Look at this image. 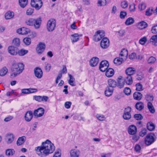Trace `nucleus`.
<instances>
[{"instance_id":"nucleus-1","label":"nucleus","mask_w":157,"mask_h":157,"mask_svg":"<svg viewBox=\"0 0 157 157\" xmlns=\"http://www.w3.org/2000/svg\"><path fill=\"white\" fill-rule=\"evenodd\" d=\"M55 150L54 144L47 140L43 142L41 146L36 147L35 150L36 153L41 157H45L49 154L53 152Z\"/></svg>"},{"instance_id":"nucleus-2","label":"nucleus","mask_w":157,"mask_h":157,"mask_svg":"<svg viewBox=\"0 0 157 157\" xmlns=\"http://www.w3.org/2000/svg\"><path fill=\"white\" fill-rule=\"evenodd\" d=\"M24 65L22 63H13L11 68V78H14L21 73L24 70Z\"/></svg>"},{"instance_id":"nucleus-3","label":"nucleus","mask_w":157,"mask_h":157,"mask_svg":"<svg viewBox=\"0 0 157 157\" xmlns=\"http://www.w3.org/2000/svg\"><path fill=\"white\" fill-rule=\"evenodd\" d=\"M56 20L54 19L49 20L47 24V29L49 32H52L56 28Z\"/></svg>"},{"instance_id":"nucleus-4","label":"nucleus","mask_w":157,"mask_h":157,"mask_svg":"<svg viewBox=\"0 0 157 157\" xmlns=\"http://www.w3.org/2000/svg\"><path fill=\"white\" fill-rule=\"evenodd\" d=\"M154 134L151 133L147 135L144 140V143L146 145L149 146L154 142Z\"/></svg>"},{"instance_id":"nucleus-5","label":"nucleus","mask_w":157,"mask_h":157,"mask_svg":"<svg viewBox=\"0 0 157 157\" xmlns=\"http://www.w3.org/2000/svg\"><path fill=\"white\" fill-rule=\"evenodd\" d=\"M31 5L36 10H39L42 6L43 2L41 0H31Z\"/></svg>"},{"instance_id":"nucleus-6","label":"nucleus","mask_w":157,"mask_h":157,"mask_svg":"<svg viewBox=\"0 0 157 157\" xmlns=\"http://www.w3.org/2000/svg\"><path fill=\"white\" fill-rule=\"evenodd\" d=\"M105 36V32L102 30L97 31L93 37V39L95 41L100 40Z\"/></svg>"},{"instance_id":"nucleus-7","label":"nucleus","mask_w":157,"mask_h":157,"mask_svg":"<svg viewBox=\"0 0 157 157\" xmlns=\"http://www.w3.org/2000/svg\"><path fill=\"white\" fill-rule=\"evenodd\" d=\"M131 110V108L130 107H128L125 109L123 115V117L124 119L128 120L131 118V115L130 113Z\"/></svg>"},{"instance_id":"nucleus-8","label":"nucleus","mask_w":157,"mask_h":157,"mask_svg":"<svg viewBox=\"0 0 157 157\" xmlns=\"http://www.w3.org/2000/svg\"><path fill=\"white\" fill-rule=\"evenodd\" d=\"M109 66V64L107 61H102L100 64L99 69L101 71L103 72L106 71Z\"/></svg>"},{"instance_id":"nucleus-9","label":"nucleus","mask_w":157,"mask_h":157,"mask_svg":"<svg viewBox=\"0 0 157 157\" xmlns=\"http://www.w3.org/2000/svg\"><path fill=\"white\" fill-rule=\"evenodd\" d=\"M44 112V109L40 107L34 111L33 115L36 117H40L43 115Z\"/></svg>"},{"instance_id":"nucleus-10","label":"nucleus","mask_w":157,"mask_h":157,"mask_svg":"<svg viewBox=\"0 0 157 157\" xmlns=\"http://www.w3.org/2000/svg\"><path fill=\"white\" fill-rule=\"evenodd\" d=\"M45 48V45L44 43H40L37 45L36 51L38 54H41L44 51Z\"/></svg>"},{"instance_id":"nucleus-11","label":"nucleus","mask_w":157,"mask_h":157,"mask_svg":"<svg viewBox=\"0 0 157 157\" xmlns=\"http://www.w3.org/2000/svg\"><path fill=\"white\" fill-rule=\"evenodd\" d=\"M101 47L103 48H106L109 46V40L106 37L104 38L100 43Z\"/></svg>"},{"instance_id":"nucleus-12","label":"nucleus","mask_w":157,"mask_h":157,"mask_svg":"<svg viewBox=\"0 0 157 157\" xmlns=\"http://www.w3.org/2000/svg\"><path fill=\"white\" fill-rule=\"evenodd\" d=\"M38 90L36 88H29L28 89H21V93L24 94H28L36 92Z\"/></svg>"},{"instance_id":"nucleus-13","label":"nucleus","mask_w":157,"mask_h":157,"mask_svg":"<svg viewBox=\"0 0 157 157\" xmlns=\"http://www.w3.org/2000/svg\"><path fill=\"white\" fill-rule=\"evenodd\" d=\"M70 154L69 157H79L80 152L78 150L73 149L70 151Z\"/></svg>"},{"instance_id":"nucleus-14","label":"nucleus","mask_w":157,"mask_h":157,"mask_svg":"<svg viewBox=\"0 0 157 157\" xmlns=\"http://www.w3.org/2000/svg\"><path fill=\"white\" fill-rule=\"evenodd\" d=\"M35 76L38 78H40L43 76V73L42 70L40 68L36 67L34 70Z\"/></svg>"},{"instance_id":"nucleus-15","label":"nucleus","mask_w":157,"mask_h":157,"mask_svg":"<svg viewBox=\"0 0 157 157\" xmlns=\"http://www.w3.org/2000/svg\"><path fill=\"white\" fill-rule=\"evenodd\" d=\"M41 18L40 17L36 19H34L33 26L35 29H38L40 28L41 23Z\"/></svg>"},{"instance_id":"nucleus-16","label":"nucleus","mask_w":157,"mask_h":157,"mask_svg":"<svg viewBox=\"0 0 157 157\" xmlns=\"http://www.w3.org/2000/svg\"><path fill=\"white\" fill-rule=\"evenodd\" d=\"M136 132V127L134 125H131L128 128V132L129 134L131 135H135Z\"/></svg>"},{"instance_id":"nucleus-17","label":"nucleus","mask_w":157,"mask_h":157,"mask_svg":"<svg viewBox=\"0 0 157 157\" xmlns=\"http://www.w3.org/2000/svg\"><path fill=\"white\" fill-rule=\"evenodd\" d=\"M16 47L14 46H9L8 48V52L11 55L15 56L17 54V50L15 49Z\"/></svg>"},{"instance_id":"nucleus-18","label":"nucleus","mask_w":157,"mask_h":157,"mask_svg":"<svg viewBox=\"0 0 157 157\" xmlns=\"http://www.w3.org/2000/svg\"><path fill=\"white\" fill-rule=\"evenodd\" d=\"M33 117V113L31 111H27L25 113V121L29 122L32 119Z\"/></svg>"},{"instance_id":"nucleus-19","label":"nucleus","mask_w":157,"mask_h":157,"mask_svg":"<svg viewBox=\"0 0 157 157\" xmlns=\"http://www.w3.org/2000/svg\"><path fill=\"white\" fill-rule=\"evenodd\" d=\"M136 72L135 69L132 67L127 68L125 70V73L126 75H134Z\"/></svg>"},{"instance_id":"nucleus-20","label":"nucleus","mask_w":157,"mask_h":157,"mask_svg":"<svg viewBox=\"0 0 157 157\" xmlns=\"http://www.w3.org/2000/svg\"><path fill=\"white\" fill-rule=\"evenodd\" d=\"M108 86L109 87L113 88L117 86V82L114 79H109L108 81Z\"/></svg>"},{"instance_id":"nucleus-21","label":"nucleus","mask_w":157,"mask_h":157,"mask_svg":"<svg viewBox=\"0 0 157 157\" xmlns=\"http://www.w3.org/2000/svg\"><path fill=\"white\" fill-rule=\"evenodd\" d=\"M99 62V59L96 57H94L92 58L90 60V65L92 67L96 66Z\"/></svg>"},{"instance_id":"nucleus-22","label":"nucleus","mask_w":157,"mask_h":157,"mask_svg":"<svg viewBox=\"0 0 157 157\" xmlns=\"http://www.w3.org/2000/svg\"><path fill=\"white\" fill-rule=\"evenodd\" d=\"M113 89L108 86L106 88L105 94L106 96L109 97L112 94Z\"/></svg>"},{"instance_id":"nucleus-23","label":"nucleus","mask_w":157,"mask_h":157,"mask_svg":"<svg viewBox=\"0 0 157 157\" xmlns=\"http://www.w3.org/2000/svg\"><path fill=\"white\" fill-rule=\"evenodd\" d=\"M152 44L155 46H157V34L153 35L150 40Z\"/></svg>"},{"instance_id":"nucleus-24","label":"nucleus","mask_w":157,"mask_h":157,"mask_svg":"<svg viewBox=\"0 0 157 157\" xmlns=\"http://www.w3.org/2000/svg\"><path fill=\"white\" fill-rule=\"evenodd\" d=\"M124 82L127 84L131 85L132 83V76L127 75V76L124 79Z\"/></svg>"},{"instance_id":"nucleus-25","label":"nucleus","mask_w":157,"mask_h":157,"mask_svg":"<svg viewBox=\"0 0 157 157\" xmlns=\"http://www.w3.org/2000/svg\"><path fill=\"white\" fill-rule=\"evenodd\" d=\"M14 137L12 134L8 135L6 137V140L7 144H11L14 140Z\"/></svg>"},{"instance_id":"nucleus-26","label":"nucleus","mask_w":157,"mask_h":157,"mask_svg":"<svg viewBox=\"0 0 157 157\" xmlns=\"http://www.w3.org/2000/svg\"><path fill=\"white\" fill-rule=\"evenodd\" d=\"M125 84V82L124 79H119L117 82V86L120 89H121L124 87Z\"/></svg>"},{"instance_id":"nucleus-27","label":"nucleus","mask_w":157,"mask_h":157,"mask_svg":"<svg viewBox=\"0 0 157 157\" xmlns=\"http://www.w3.org/2000/svg\"><path fill=\"white\" fill-rule=\"evenodd\" d=\"M124 59L123 58L117 57L114 59L113 62L117 65H119L123 63L124 62Z\"/></svg>"},{"instance_id":"nucleus-28","label":"nucleus","mask_w":157,"mask_h":157,"mask_svg":"<svg viewBox=\"0 0 157 157\" xmlns=\"http://www.w3.org/2000/svg\"><path fill=\"white\" fill-rule=\"evenodd\" d=\"M106 70L105 75L107 77H112L113 75L114 74V71L113 69L109 68Z\"/></svg>"},{"instance_id":"nucleus-29","label":"nucleus","mask_w":157,"mask_h":157,"mask_svg":"<svg viewBox=\"0 0 157 157\" xmlns=\"http://www.w3.org/2000/svg\"><path fill=\"white\" fill-rule=\"evenodd\" d=\"M133 96L134 99L140 100L141 99L142 95L140 92H136L134 93Z\"/></svg>"},{"instance_id":"nucleus-30","label":"nucleus","mask_w":157,"mask_h":157,"mask_svg":"<svg viewBox=\"0 0 157 157\" xmlns=\"http://www.w3.org/2000/svg\"><path fill=\"white\" fill-rule=\"evenodd\" d=\"M82 36V34L78 35L77 33H75L72 35L71 36L73 37L71 39L72 42L74 43L77 41L79 40V37L81 36Z\"/></svg>"},{"instance_id":"nucleus-31","label":"nucleus","mask_w":157,"mask_h":157,"mask_svg":"<svg viewBox=\"0 0 157 157\" xmlns=\"http://www.w3.org/2000/svg\"><path fill=\"white\" fill-rule=\"evenodd\" d=\"M26 139L25 137L23 136L19 137L17 142V144L18 146H20L23 144Z\"/></svg>"},{"instance_id":"nucleus-32","label":"nucleus","mask_w":157,"mask_h":157,"mask_svg":"<svg viewBox=\"0 0 157 157\" xmlns=\"http://www.w3.org/2000/svg\"><path fill=\"white\" fill-rule=\"evenodd\" d=\"M14 15V13L10 11L7 12L5 14V17L6 19H9L13 18Z\"/></svg>"},{"instance_id":"nucleus-33","label":"nucleus","mask_w":157,"mask_h":157,"mask_svg":"<svg viewBox=\"0 0 157 157\" xmlns=\"http://www.w3.org/2000/svg\"><path fill=\"white\" fill-rule=\"evenodd\" d=\"M120 55L121 56L123 57V59H126L128 55V51L125 49H123L121 51Z\"/></svg>"},{"instance_id":"nucleus-34","label":"nucleus","mask_w":157,"mask_h":157,"mask_svg":"<svg viewBox=\"0 0 157 157\" xmlns=\"http://www.w3.org/2000/svg\"><path fill=\"white\" fill-rule=\"evenodd\" d=\"M147 26V24L145 22L142 21L139 23L138 25V28L140 29H143L146 28Z\"/></svg>"},{"instance_id":"nucleus-35","label":"nucleus","mask_w":157,"mask_h":157,"mask_svg":"<svg viewBox=\"0 0 157 157\" xmlns=\"http://www.w3.org/2000/svg\"><path fill=\"white\" fill-rule=\"evenodd\" d=\"M34 21V19L30 18L26 20L25 23L28 25L33 26Z\"/></svg>"},{"instance_id":"nucleus-36","label":"nucleus","mask_w":157,"mask_h":157,"mask_svg":"<svg viewBox=\"0 0 157 157\" xmlns=\"http://www.w3.org/2000/svg\"><path fill=\"white\" fill-rule=\"evenodd\" d=\"M15 153L13 149H7L6 151V155L8 156H10L13 155Z\"/></svg>"},{"instance_id":"nucleus-37","label":"nucleus","mask_w":157,"mask_h":157,"mask_svg":"<svg viewBox=\"0 0 157 157\" xmlns=\"http://www.w3.org/2000/svg\"><path fill=\"white\" fill-rule=\"evenodd\" d=\"M136 109L139 110H141L144 108V104L141 102L137 103L135 105Z\"/></svg>"},{"instance_id":"nucleus-38","label":"nucleus","mask_w":157,"mask_h":157,"mask_svg":"<svg viewBox=\"0 0 157 157\" xmlns=\"http://www.w3.org/2000/svg\"><path fill=\"white\" fill-rule=\"evenodd\" d=\"M70 78V79L68 81L69 84L72 86H75V84L74 83L75 81V78L70 74H68Z\"/></svg>"},{"instance_id":"nucleus-39","label":"nucleus","mask_w":157,"mask_h":157,"mask_svg":"<svg viewBox=\"0 0 157 157\" xmlns=\"http://www.w3.org/2000/svg\"><path fill=\"white\" fill-rule=\"evenodd\" d=\"M19 4L22 8H25L28 3V0H19Z\"/></svg>"},{"instance_id":"nucleus-40","label":"nucleus","mask_w":157,"mask_h":157,"mask_svg":"<svg viewBox=\"0 0 157 157\" xmlns=\"http://www.w3.org/2000/svg\"><path fill=\"white\" fill-rule=\"evenodd\" d=\"M147 108L151 113H154L155 112L154 108L151 102H148L147 103Z\"/></svg>"},{"instance_id":"nucleus-41","label":"nucleus","mask_w":157,"mask_h":157,"mask_svg":"<svg viewBox=\"0 0 157 157\" xmlns=\"http://www.w3.org/2000/svg\"><path fill=\"white\" fill-rule=\"evenodd\" d=\"M8 70L6 67H3L0 70V76H3L7 73Z\"/></svg>"},{"instance_id":"nucleus-42","label":"nucleus","mask_w":157,"mask_h":157,"mask_svg":"<svg viewBox=\"0 0 157 157\" xmlns=\"http://www.w3.org/2000/svg\"><path fill=\"white\" fill-rule=\"evenodd\" d=\"M147 129L151 131L154 129L155 128V125L153 123L151 122H149L147 123Z\"/></svg>"},{"instance_id":"nucleus-43","label":"nucleus","mask_w":157,"mask_h":157,"mask_svg":"<svg viewBox=\"0 0 157 157\" xmlns=\"http://www.w3.org/2000/svg\"><path fill=\"white\" fill-rule=\"evenodd\" d=\"M154 11L153 8L152 7H150L146 10L145 12V15L147 16H150L152 14V13H153Z\"/></svg>"},{"instance_id":"nucleus-44","label":"nucleus","mask_w":157,"mask_h":157,"mask_svg":"<svg viewBox=\"0 0 157 157\" xmlns=\"http://www.w3.org/2000/svg\"><path fill=\"white\" fill-rule=\"evenodd\" d=\"M13 44L17 47L19 46L20 42L19 38H15L13 40L12 42Z\"/></svg>"},{"instance_id":"nucleus-45","label":"nucleus","mask_w":157,"mask_h":157,"mask_svg":"<svg viewBox=\"0 0 157 157\" xmlns=\"http://www.w3.org/2000/svg\"><path fill=\"white\" fill-rule=\"evenodd\" d=\"M97 4L98 6H105L106 4V0H98Z\"/></svg>"},{"instance_id":"nucleus-46","label":"nucleus","mask_w":157,"mask_h":157,"mask_svg":"<svg viewBox=\"0 0 157 157\" xmlns=\"http://www.w3.org/2000/svg\"><path fill=\"white\" fill-rule=\"evenodd\" d=\"M134 19L132 17H129L127 19L125 22V24L127 25H130L134 22Z\"/></svg>"},{"instance_id":"nucleus-47","label":"nucleus","mask_w":157,"mask_h":157,"mask_svg":"<svg viewBox=\"0 0 157 157\" xmlns=\"http://www.w3.org/2000/svg\"><path fill=\"white\" fill-rule=\"evenodd\" d=\"M28 52V50L21 49L18 51L17 53L20 56H23L27 53Z\"/></svg>"},{"instance_id":"nucleus-48","label":"nucleus","mask_w":157,"mask_h":157,"mask_svg":"<svg viewBox=\"0 0 157 157\" xmlns=\"http://www.w3.org/2000/svg\"><path fill=\"white\" fill-rule=\"evenodd\" d=\"M151 31L153 34H157V24L152 26Z\"/></svg>"},{"instance_id":"nucleus-49","label":"nucleus","mask_w":157,"mask_h":157,"mask_svg":"<svg viewBox=\"0 0 157 157\" xmlns=\"http://www.w3.org/2000/svg\"><path fill=\"white\" fill-rule=\"evenodd\" d=\"M23 41L25 45H29L31 43V39L29 38H25L24 39Z\"/></svg>"},{"instance_id":"nucleus-50","label":"nucleus","mask_w":157,"mask_h":157,"mask_svg":"<svg viewBox=\"0 0 157 157\" xmlns=\"http://www.w3.org/2000/svg\"><path fill=\"white\" fill-rule=\"evenodd\" d=\"M146 7V5L144 2H141L139 4L138 6L139 9L140 10H144Z\"/></svg>"},{"instance_id":"nucleus-51","label":"nucleus","mask_w":157,"mask_h":157,"mask_svg":"<svg viewBox=\"0 0 157 157\" xmlns=\"http://www.w3.org/2000/svg\"><path fill=\"white\" fill-rule=\"evenodd\" d=\"M21 28L22 35L27 34L30 32V29L25 27H22Z\"/></svg>"},{"instance_id":"nucleus-52","label":"nucleus","mask_w":157,"mask_h":157,"mask_svg":"<svg viewBox=\"0 0 157 157\" xmlns=\"http://www.w3.org/2000/svg\"><path fill=\"white\" fill-rule=\"evenodd\" d=\"M144 78V75L141 72H140L137 74L136 78L138 80H141Z\"/></svg>"},{"instance_id":"nucleus-53","label":"nucleus","mask_w":157,"mask_h":157,"mask_svg":"<svg viewBox=\"0 0 157 157\" xmlns=\"http://www.w3.org/2000/svg\"><path fill=\"white\" fill-rule=\"evenodd\" d=\"M136 90L140 91L143 90L142 85L140 83L136 84Z\"/></svg>"},{"instance_id":"nucleus-54","label":"nucleus","mask_w":157,"mask_h":157,"mask_svg":"<svg viewBox=\"0 0 157 157\" xmlns=\"http://www.w3.org/2000/svg\"><path fill=\"white\" fill-rule=\"evenodd\" d=\"M147 41V38L146 37L144 36V37L141 38L139 41V42L140 44H141V45H144L146 42Z\"/></svg>"},{"instance_id":"nucleus-55","label":"nucleus","mask_w":157,"mask_h":157,"mask_svg":"<svg viewBox=\"0 0 157 157\" xmlns=\"http://www.w3.org/2000/svg\"><path fill=\"white\" fill-rule=\"evenodd\" d=\"M156 60L155 58L151 56L150 57L148 60V63L149 64H152L154 63Z\"/></svg>"},{"instance_id":"nucleus-56","label":"nucleus","mask_w":157,"mask_h":157,"mask_svg":"<svg viewBox=\"0 0 157 157\" xmlns=\"http://www.w3.org/2000/svg\"><path fill=\"white\" fill-rule=\"evenodd\" d=\"M135 5L134 3H132L130 5L129 10L131 12H134L135 10Z\"/></svg>"},{"instance_id":"nucleus-57","label":"nucleus","mask_w":157,"mask_h":157,"mask_svg":"<svg viewBox=\"0 0 157 157\" xmlns=\"http://www.w3.org/2000/svg\"><path fill=\"white\" fill-rule=\"evenodd\" d=\"M61 150L59 149H58L56 151L53 157H60Z\"/></svg>"},{"instance_id":"nucleus-58","label":"nucleus","mask_w":157,"mask_h":157,"mask_svg":"<svg viewBox=\"0 0 157 157\" xmlns=\"http://www.w3.org/2000/svg\"><path fill=\"white\" fill-rule=\"evenodd\" d=\"M124 92L126 95H129L131 92L130 89L128 87L125 88L124 90Z\"/></svg>"},{"instance_id":"nucleus-59","label":"nucleus","mask_w":157,"mask_h":157,"mask_svg":"<svg viewBox=\"0 0 157 157\" xmlns=\"http://www.w3.org/2000/svg\"><path fill=\"white\" fill-rule=\"evenodd\" d=\"M45 69L47 72H49L51 68V65L50 64L45 63Z\"/></svg>"},{"instance_id":"nucleus-60","label":"nucleus","mask_w":157,"mask_h":157,"mask_svg":"<svg viewBox=\"0 0 157 157\" xmlns=\"http://www.w3.org/2000/svg\"><path fill=\"white\" fill-rule=\"evenodd\" d=\"M147 134V130L145 128L143 129L140 132V136L142 137H143Z\"/></svg>"},{"instance_id":"nucleus-61","label":"nucleus","mask_w":157,"mask_h":157,"mask_svg":"<svg viewBox=\"0 0 157 157\" xmlns=\"http://www.w3.org/2000/svg\"><path fill=\"white\" fill-rule=\"evenodd\" d=\"M134 149L136 152L139 153L140 152L141 147L139 145L136 144L135 146Z\"/></svg>"},{"instance_id":"nucleus-62","label":"nucleus","mask_w":157,"mask_h":157,"mask_svg":"<svg viewBox=\"0 0 157 157\" xmlns=\"http://www.w3.org/2000/svg\"><path fill=\"white\" fill-rule=\"evenodd\" d=\"M134 117L136 120H141L143 119V117L140 114H135L134 115Z\"/></svg>"},{"instance_id":"nucleus-63","label":"nucleus","mask_w":157,"mask_h":157,"mask_svg":"<svg viewBox=\"0 0 157 157\" xmlns=\"http://www.w3.org/2000/svg\"><path fill=\"white\" fill-rule=\"evenodd\" d=\"M41 96L35 95L33 96V99L39 102H41Z\"/></svg>"},{"instance_id":"nucleus-64","label":"nucleus","mask_w":157,"mask_h":157,"mask_svg":"<svg viewBox=\"0 0 157 157\" xmlns=\"http://www.w3.org/2000/svg\"><path fill=\"white\" fill-rule=\"evenodd\" d=\"M146 98L148 101H152L153 100V97L152 95H147L146 97Z\"/></svg>"}]
</instances>
